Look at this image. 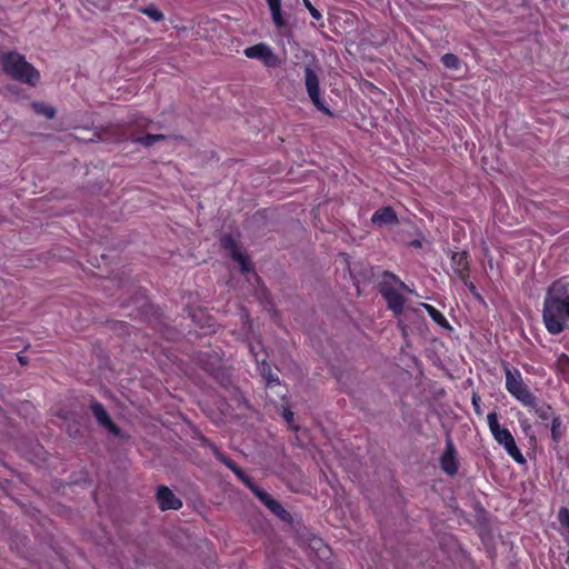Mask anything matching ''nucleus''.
<instances>
[{
    "mask_svg": "<svg viewBox=\"0 0 569 569\" xmlns=\"http://www.w3.org/2000/svg\"><path fill=\"white\" fill-rule=\"evenodd\" d=\"M2 69L7 76L22 83L36 86L39 82V71L18 52H4L0 58Z\"/></svg>",
    "mask_w": 569,
    "mask_h": 569,
    "instance_id": "3",
    "label": "nucleus"
},
{
    "mask_svg": "<svg viewBox=\"0 0 569 569\" xmlns=\"http://www.w3.org/2000/svg\"><path fill=\"white\" fill-rule=\"evenodd\" d=\"M381 278L379 292L386 300L388 309H390L396 316L401 315L403 312L406 300L396 286L400 290L410 292L408 286L391 271H383Z\"/></svg>",
    "mask_w": 569,
    "mask_h": 569,
    "instance_id": "4",
    "label": "nucleus"
},
{
    "mask_svg": "<svg viewBox=\"0 0 569 569\" xmlns=\"http://www.w3.org/2000/svg\"><path fill=\"white\" fill-rule=\"evenodd\" d=\"M283 418L288 423H291V421L293 420V412L289 409H286L283 411Z\"/></svg>",
    "mask_w": 569,
    "mask_h": 569,
    "instance_id": "30",
    "label": "nucleus"
},
{
    "mask_svg": "<svg viewBox=\"0 0 569 569\" xmlns=\"http://www.w3.org/2000/svg\"><path fill=\"white\" fill-rule=\"evenodd\" d=\"M542 321L550 335H559L569 323V280L563 277L553 281L547 289Z\"/></svg>",
    "mask_w": 569,
    "mask_h": 569,
    "instance_id": "1",
    "label": "nucleus"
},
{
    "mask_svg": "<svg viewBox=\"0 0 569 569\" xmlns=\"http://www.w3.org/2000/svg\"><path fill=\"white\" fill-rule=\"evenodd\" d=\"M140 11L143 14L148 16L154 22H159V21L163 20V18H164L163 13L154 4L144 7V8L140 9Z\"/></svg>",
    "mask_w": 569,
    "mask_h": 569,
    "instance_id": "21",
    "label": "nucleus"
},
{
    "mask_svg": "<svg viewBox=\"0 0 569 569\" xmlns=\"http://www.w3.org/2000/svg\"><path fill=\"white\" fill-rule=\"evenodd\" d=\"M502 369L506 378V390L522 406L535 407L536 396L530 391L529 387L525 383L522 375L519 371V369L511 368L507 362H502Z\"/></svg>",
    "mask_w": 569,
    "mask_h": 569,
    "instance_id": "6",
    "label": "nucleus"
},
{
    "mask_svg": "<svg viewBox=\"0 0 569 569\" xmlns=\"http://www.w3.org/2000/svg\"><path fill=\"white\" fill-rule=\"evenodd\" d=\"M529 409L535 410L538 418L542 421L552 420V417H557L553 413L552 407L548 403H538V398L536 397V406L535 407H528Z\"/></svg>",
    "mask_w": 569,
    "mask_h": 569,
    "instance_id": "19",
    "label": "nucleus"
},
{
    "mask_svg": "<svg viewBox=\"0 0 569 569\" xmlns=\"http://www.w3.org/2000/svg\"><path fill=\"white\" fill-rule=\"evenodd\" d=\"M250 352L252 353L254 360L258 363V370L260 371V375L264 379L266 387L272 388L273 386H279L280 380L278 375L272 371L271 366L266 361V359L259 361L258 355L254 352L253 346H250Z\"/></svg>",
    "mask_w": 569,
    "mask_h": 569,
    "instance_id": "15",
    "label": "nucleus"
},
{
    "mask_svg": "<svg viewBox=\"0 0 569 569\" xmlns=\"http://www.w3.org/2000/svg\"><path fill=\"white\" fill-rule=\"evenodd\" d=\"M487 422L489 430L493 437V439L503 447L506 452L517 462L520 465L526 463V459L523 455L521 453L520 449L518 448L516 440L511 432L505 428L501 427L498 421V415L496 411H491L487 415Z\"/></svg>",
    "mask_w": 569,
    "mask_h": 569,
    "instance_id": "7",
    "label": "nucleus"
},
{
    "mask_svg": "<svg viewBox=\"0 0 569 569\" xmlns=\"http://www.w3.org/2000/svg\"><path fill=\"white\" fill-rule=\"evenodd\" d=\"M214 457L221 463H223L228 469H230L237 478L279 519L282 521H290L291 515L287 511L282 505L273 499L268 492L259 488L253 480L246 475V472L230 458H228L224 453L214 450Z\"/></svg>",
    "mask_w": 569,
    "mask_h": 569,
    "instance_id": "2",
    "label": "nucleus"
},
{
    "mask_svg": "<svg viewBox=\"0 0 569 569\" xmlns=\"http://www.w3.org/2000/svg\"><path fill=\"white\" fill-rule=\"evenodd\" d=\"M303 1V4L305 7L308 9L310 16L315 19V20H320L322 18V14L321 12L316 9L311 2L309 0H302Z\"/></svg>",
    "mask_w": 569,
    "mask_h": 569,
    "instance_id": "27",
    "label": "nucleus"
},
{
    "mask_svg": "<svg viewBox=\"0 0 569 569\" xmlns=\"http://www.w3.org/2000/svg\"><path fill=\"white\" fill-rule=\"evenodd\" d=\"M341 262L345 264V271H348L350 277L355 279L353 271L350 268V256L347 253H340L339 254Z\"/></svg>",
    "mask_w": 569,
    "mask_h": 569,
    "instance_id": "28",
    "label": "nucleus"
},
{
    "mask_svg": "<svg viewBox=\"0 0 569 569\" xmlns=\"http://www.w3.org/2000/svg\"><path fill=\"white\" fill-rule=\"evenodd\" d=\"M398 221L396 211L391 207H382L378 209L371 217V222L376 226L393 224Z\"/></svg>",
    "mask_w": 569,
    "mask_h": 569,
    "instance_id": "16",
    "label": "nucleus"
},
{
    "mask_svg": "<svg viewBox=\"0 0 569 569\" xmlns=\"http://www.w3.org/2000/svg\"><path fill=\"white\" fill-rule=\"evenodd\" d=\"M156 127L158 128L159 126L153 123L151 120L141 117L137 119L132 127L128 128V130L123 132L122 137L118 138L117 141H130L143 148H150L158 142L167 141L171 138L170 136L162 133L148 132V129H154Z\"/></svg>",
    "mask_w": 569,
    "mask_h": 569,
    "instance_id": "5",
    "label": "nucleus"
},
{
    "mask_svg": "<svg viewBox=\"0 0 569 569\" xmlns=\"http://www.w3.org/2000/svg\"><path fill=\"white\" fill-rule=\"evenodd\" d=\"M450 261L455 273L460 280H466L469 278L470 264L467 251L453 252Z\"/></svg>",
    "mask_w": 569,
    "mask_h": 569,
    "instance_id": "14",
    "label": "nucleus"
},
{
    "mask_svg": "<svg viewBox=\"0 0 569 569\" xmlns=\"http://www.w3.org/2000/svg\"><path fill=\"white\" fill-rule=\"evenodd\" d=\"M439 466L448 477H455L458 473V452L450 436L446 438V448L439 458Z\"/></svg>",
    "mask_w": 569,
    "mask_h": 569,
    "instance_id": "10",
    "label": "nucleus"
},
{
    "mask_svg": "<svg viewBox=\"0 0 569 569\" xmlns=\"http://www.w3.org/2000/svg\"><path fill=\"white\" fill-rule=\"evenodd\" d=\"M32 108L38 114L44 116L47 119H52L56 116V109L42 102H33Z\"/></svg>",
    "mask_w": 569,
    "mask_h": 569,
    "instance_id": "20",
    "label": "nucleus"
},
{
    "mask_svg": "<svg viewBox=\"0 0 569 569\" xmlns=\"http://www.w3.org/2000/svg\"><path fill=\"white\" fill-rule=\"evenodd\" d=\"M423 309L428 316L441 328L451 329V326L445 315L432 305L423 303Z\"/></svg>",
    "mask_w": 569,
    "mask_h": 569,
    "instance_id": "18",
    "label": "nucleus"
},
{
    "mask_svg": "<svg viewBox=\"0 0 569 569\" xmlns=\"http://www.w3.org/2000/svg\"><path fill=\"white\" fill-rule=\"evenodd\" d=\"M443 66L451 70H458L460 68V59L453 53H446L441 57Z\"/></svg>",
    "mask_w": 569,
    "mask_h": 569,
    "instance_id": "22",
    "label": "nucleus"
},
{
    "mask_svg": "<svg viewBox=\"0 0 569 569\" xmlns=\"http://www.w3.org/2000/svg\"><path fill=\"white\" fill-rule=\"evenodd\" d=\"M243 54L249 59L261 61L267 68H277L280 66L278 56L263 42L246 48Z\"/></svg>",
    "mask_w": 569,
    "mask_h": 569,
    "instance_id": "9",
    "label": "nucleus"
},
{
    "mask_svg": "<svg viewBox=\"0 0 569 569\" xmlns=\"http://www.w3.org/2000/svg\"><path fill=\"white\" fill-rule=\"evenodd\" d=\"M221 246L229 252L232 260L237 261L240 266L241 273L246 274L250 271L249 259L239 250L236 239L231 234H224L221 238Z\"/></svg>",
    "mask_w": 569,
    "mask_h": 569,
    "instance_id": "11",
    "label": "nucleus"
},
{
    "mask_svg": "<svg viewBox=\"0 0 569 569\" xmlns=\"http://www.w3.org/2000/svg\"><path fill=\"white\" fill-rule=\"evenodd\" d=\"M461 281L463 282V284L469 289V291H470L475 297L480 298V295L478 293V291H477V288H476L475 283H473V282H471V281L469 280V278H468V279H466V280H461Z\"/></svg>",
    "mask_w": 569,
    "mask_h": 569,
    "instance_id": "29",
    "label": "nucleus"
},
{
    "mask_svg": "<svg viewBox=\"0 0 569 569\" xmlns=\"http://www.w3.org/2000/svg\"><path fill=\"white\" fill-rule=\"evenodd\" d=\"M320 67L318 63H307L303 67V82L312 104L321 112L331 114L320 96Z\"/></svg>",
    "mask_w": 569,
    "mask_h": 569,
    "instance_id": "8",
    "label": "nucleus"
},
{
    "mask_svg": "<svg viewBox=\"0 0 569 569\" xmlns=\"http://www.w3.org/2000/svg\"><path fill=\"white\" fill-rule=\"evenodd\" d=\"M156 499L162 511L182 508V501L167 486L161 485L157 488Z\"/></svg>",
    "mask_w": 569,
    "mask_h": 569,
    "instance_id": "13",
    "label": "nucleus"
},
{
    "mask_svg": "<svg viewBox=\"0 0 569 569\" xmlns=\"http://www.w3.org/2000/svg\"><path fill=\"white\" fill-rule=\"evenodd\" d=\"M481 399L480 397L476 393V392H472V396H471V405H472V408H473V411L478 416V417H481L482 416V410H481Z\"/></svg>",
    "mask_w": 569,
    "mask_h": 569,
    "instance_id": "25",
    "label": "nucleus"
},
{
    "mask_svg": "<svg viewBox=\"0 0 569 569\" xmlns=\"http://www.w3.org/2000/svg\"><path fill=\"white\" fill-rule=\"evenodd\" d=\"M18 360H19V362H20L21 365H26V363H27L26 358H24V357H22V356H19V355H18Z\"/></svg>",
    "mask_w": 569,
    "mask_h": 569,
    "instance_id": "32",
    "label": "nucleus"
},
{
    "mask_svg": "<svg viewBox=\"0 0 569 569\" xmlns=\"http://www.w3.org/2000/svg\"><path fill=\"white\" fill-rule=\"evenodd\" d=\"M557 366L562 371H569V356L566 353L559 355Z\"/></svg>",
    "mask_w": 569,
    "mask_h": 569,
    "instance_id": "26",
    "label": "nucleus"
},
{
    "mask_svg": "<svg viewBox=\"0 0 569 569\" xmlns=\"http://www.w3.org/2000/svg\"><path fill=\"white\" fill-rule=\"evenodd\" d=\"M271 13L272 22L277 28H283L286 20L281 11V0H266Z\"/></svg>",
    "mask_w": 569,
    "mask_h": 569,
    "instance_id": "17",
    "label": "nucleus"
},
{
    "mask_svg": "<svg viewBox=\"0 0 569 569\" xmlns=\"http://www.w3.org/2000/svg\"><path fill=\"white\" fill-rule=\"evenodd\" d=\"M558 519L562 527L569 531V509L561 507L558 512Z\"/></svg>",
    "mask_w": 569,
    "mask_h": 569,
    "instance_id": "24",
    "label": "nucleus"
},
{
    "mask_svg": "<svg viewBox=\"0 0 569 569\" xmlns=\"http://www.w3.org/2000/svg\"><path fill=\"white\" fill-rule=\"evenodd\" d=\"M90 410L97 422L113 436H120L121 429L112 421L103 405L97 400H91Z\"/></svg>",
    "mask_w": 569,
    "mask_h": 569,
    "instance_id": "12",
    "label": "nucleus"
},
{
    "mask_svg": "<svg viewBox=\"0 0 569 569\" xmlns=\"http://www.w3.org/2000/svg\"><path fill=\"white\" fill-rule=\"evenodd\" d=\"M520 426H521V428H522V430H523L525 432H527L528 430H530V429H531V426H530V423L528 422V420H527V419H525V420H520Z\"/></svg>",
    "mask_w": 569,
    "mask_h": 569,
    "instance_id": "31",
    "label": "nucleus"
},
{
    "mask_svg": "<svg viewBox=\"0 0 569 569\" xmlns=\"http://www.w3.org/2000/svg\"><path fill=\"white\" fill-rule=\"evenodd\" d=\"M566 562H567V563H569V556H568V558H567V561H566Z\"/></svg>",
    "mask_w": 569,
    "mask_h": 569,
    "instance_id": "33",
    "label": "nucleus"
},
{
    "mask_svg": "<svg viewBox=\"0 0 569 569\" xmlns=\"http://www.w3.org/2000/svg\"><path fill=\"white\" fill-rule=\"evenodd\" d=\"M561 423L562 422H561V419L559 416L552 417L550 431H551V438L555 442H559V440L561 438V431H560Z\"/></svg>",
    "mask_w": 569,
    "mask_h": 569,
    "instance_id": "23",
    "label": "nucleus"
}]
</instances>
